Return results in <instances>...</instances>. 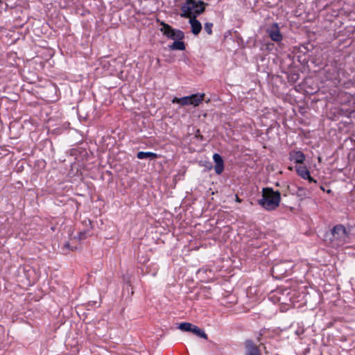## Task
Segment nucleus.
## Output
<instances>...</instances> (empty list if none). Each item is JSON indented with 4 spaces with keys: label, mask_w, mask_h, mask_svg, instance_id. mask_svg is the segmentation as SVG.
I'll list each match as a JSON object with an SVG mask.
<instances>
[{
    "label": "nucleus",
    "mask_w": 355,
    "mask_h": 355,
    "mask_svg": "<svg viewBox=\"0 0 355 355\" xmlns=\"http://www.w3.org/2000/svg\"><path fill=\"white\" fill-rule=\"evenodd\" d=\"M281 193L275 191L271 187L262 189L261 198L258 200V204L267 211L275 210L280 205Z\"/></svg>",
    "instance_id": "f257e3e1"
},
{
    "label": "nucleus",
    "mask_w": 355,
    "mask_h": 355,
    "mask_svg": "<svg viewBox=\"0 0 355 355\" xmlns=\"http://www.w3.org/2000/svg\"><path fill=\"white\" fill-rule=\"evenodd\" d=\"M326 239H329L334 245H343L349 239V233L342 224L336 225L329 232L325 234Z\"/></svg>",
    "instance_id": "f03ea898"
},
{
    "label": "nucleus",
    "mask_w": 355,
    "mask_h": 355,
    "mask_svg": "<svg viewBox=\"0 0 355 355\" xmlns=\"http://www.w3.org/2000/svg\"><path fill=\"white\" fill-rule=\"evenodd\" d=\"M206 3L202 1L187 0L186 3L182 6L180 17L189 18L194 15H197L202 13L205 10Z\"/></svg>",
    "instance_id": "7ed1b4c3"
},
{
    "label": "nucleus",
    "mask_w": 355,
    "mask_h": 355,
    "mask_svg": "<svg viewBox=\"0 0 355 355\" xmlns=\"http://www.w3.org/2000/svg\"><path fill=\"white\" fill-rule=\"evenodd\" d=\"M160 25L162 26L160 28V31L166 37L173 40H182L184 38V33L183 31L179 29H175L164 21L160 22Z\"/></svg>",
    "instance_id": "20e7f679"
},
{
    "label": "nucleus",
    "mask_w": 355,
    "mask_h": 355,
    "mask_svg": "<svg viewBox=\"0 0 355 355\" xmlns=\"http://www.w3.org/2000/svg\"><path fill=\"white\" fill-rule=\"evenodd\" d=\"M244 347V355H262L259 346L256 345L252 340H245Z\"/></svg>",
    "instance_id": "39448f33"
},
{
    "label": "nucleus",
    "mask_w": 355,
    "mask_h": 355,
    "mask_svg": "<svg viewBox=\"0 0 355 355\" xmlns=\"http://www.w3.org/2000/svg\"><path fill=\"white\" fill-rule=\"evenodd\" d=\"M266 32L271 40L275 42H280L282 40V35L280 33L279 26L277 23H274L268 27Z\"/></svg>",
    "instance_id": "423d86ee"
},
{
    "label": "nucleus",
    "mask_w": 355,
    "mask_h": 355,
    "mask_svg": "<svg viewBox=\"0 0 355 355\" xmlns=\"http://www.w3.org/2000/svg\"><path fill=\"white\" fill-rule=\"evenodd\" d=\"M213 159L215 163L214 170L217 175H220L224 171V160L223 157L218 153H214Z\"/></svg>",
    "instance_id": "0eeeda50"
},
{
    "label": "nucleus",
    "mask_w": 355,
    "mask_h": 355,
    "mask_svg": "<svg viewBox=\"0 0 355 355\" xmlns=\"http://www.w3.org/2000/svg\"><path fill=\"white\" fill-rule=\"evenodd\" d=\"M289 159L296 164H303L306 159V156L300 150H291L289 153Z\"/></svg>",
    "instance_id": "6e6552de"
},
{
    "label": "nucleus",
    "mask_w": 355,
    "mask_h": 355,
    "mask_svg": "<svg viewBox=\"0 0 355 355\" xmlns=\"http://www.w3.org/2000/svg\"><path fill=\"white\" fill-rule=\"evenodd\" d=\"M189 18V24L191 26V32L193 35H198L202 30L201 23L196 19V16L194 15L193 17Z\"/></svg>",
    "instance_id": "1a4fd4ad"
},
{
    "label": "nucleus",
    "mask_w": 355,
    "mask_h": 355,
    "mask_svg": "<svg viewBox=\"0 0 355 355\" xmlns=\"http://www.w3.org/2000/svg\"><path fill=\"white\" fill-rule=\"evenodd\" d=\"M205 94L196 93L189 96L190 105L198 106L203 100Z\"/></svg>",
    "instance_id": "9d476101"
},
{
    "label": "nucleus",
    "mask_w": 355,
    "mask_h": 355,
    "mask_svg": "<svg viewBox=\"0 0 355 355\" xmlns=\"http://www.w3.org/2000/svg\"><path fill=\"white\" fill-rule=\"evenodd\" d=\"M137 157L139 159H155L158 157V155L157 153H155L153 152L139 151L137 154Z\"/></svg>",
    "instance_id": "9b49d317"
},
{
    "label": "nucleus",
    "mask_w": 355,
    "mask_h": 355,
    "mask_svg": "<svg viewBox=\"0 0 355 355\" xmlns=\"http://www.w3.org/2000/svg\"><path fill=\"white\" fill-rule=\"evenodd\" d=\"M295 171L297 174L303 178L304 180L306 178L309 177L310 171L308 170L307 167L306 166L299 165L295 166Z\"/></svg>",
    "instance_id": "f8f14e48"
},
{
    "label": "nucleus",
    "mask_w": 355,
    "mask_h": 355,
    "mask_svg": "<svg viewBox=\"0 0 355 355\" xmlns=\"http://www.w3.org/2000/svg\"><path fill=\"white\" fill-rule=\"evenodd\" d=\"M172 103H178L182 106L190 105V103H191L189 96H184L182 98L175 97L172 100Z\"/></svg>",
    "instance_id": "ddd939ff"
},
{
    "label": "nucleus",
    "mask_w": 355,
    "mask_h": 355,
    "mask_svg": "<svg viewBox=\"0 0 355 355\" xmlns=\"http://www.w3.org/2000/svg\"><path fill=\"white\" fill-rule=\"evenodd\" d=\"M170 50H180L184 51L185 49V44L181 40H175L172 44L169 45Z\"/></svg>",
    "instance_id": "4468645a"
},
{
    "label": "nucleus",
    "mask_w": 355,
    "mask_h": 355,
    "mask_svg": "<svg viewBox=\"0 0 355 355\" xmlns=\"http://www.w3.org/2000/svg\"><path fill=\"white\" fill-rule=\"evenodd\" d=\"M191 333L195 334L196 336H198L199 338L207 339V334L200 328L193 324Z\"/></svg>",
    "instance_id": "2eb2a0df"
},
{
    "label": "nucleus",
    "mask_w": 355,
    "mask_h": 355,
    "mask_svg": "<svg viewBox=\"0 0 355 355\" xmlns=\"http://www.w3.org/2000/svg\"><path fill=\"white\" fill-rule=\"evenodd\" d=\"M295 194L297 197L300 198L301 200H302L308 196V195L309 194V191L307 189L304 187H299L297 189Z\"/></svg>",
    "instance_id": "dca6fc26"
},
{
    "label": "nucleus",
    "mask_w": 355,
    "mask_h": 355,
    "mask_svg": "<svg viewBox=\"0 0 355 355\" xmlns=\"http://www.w3.org/2000/svg\"><path fill=\"white\" fill-rule=\"evenodd\" d=\"M193 326V324L190 322H184L180 323L178 328L182 331L191 332Z\"/></svg>",
    "instance_id": "f3484780"
},
{
    "label": "nucleus",
    "mask_w": 355,
    "mask_h": 355,
    "mask_svg": "<svg viewBox=\"0 0 355 355\" xmlns=\"http://www.w3.org/2000/svg\"><path fill=\"white\" fill-rule=\"evenodd\" d=\"M212 27H213L212 23L207 22L205 24L204 29L209 35H211L212 34Z\"/></svg>",
    "instance_id": "a211bd4d"
},
{
    "label": "nucleus",
    "mask_w": 355,
    "mask_h": 355,
    "mask_svg": "<svg viewBox=\"0 0 355 355\" xmlns=\"http://www.w3.org/2000/svg\"><path fill=\"white\" fill-rule=\"evenodd\" d=\"M88 234H89V230H85L79 232L78 238L80 240L85 239L87 237Z\"/></svg>",
    "instance_id": "6ab92c4d"
},
{
    "label": "nucleus",
    "mask_w": 355,
    "mask_h": 355,
    "mask_svg": "<svg viewBox=\"0 0 355 355\" xmlns=\"http://www.w3.org/2000/svg\"><path fill=\"white\" fill-rule=\"evenodd\" d=\"M190 135H187L185 137L183 138L182 141H180L181 145L186 146L187 144H189V136Z\"/></svg>",
    "instance_id": "aec40b11"
},
{
    "label": "nucleus",
    "mask_w": 355,
    "mask_h": 355,
    "mask_svg": "<svg viewBox=\"0 0 355 355\" xmlns=\"http://www.w3.org/2000/svg\"><path fill=\"white\" fill-rule=\"evenodd\" d=\"M304 180H308L310 183H317V180L312 178L311 174H309V178H306Z\"/></svg>",
    "instance_id": "412c9836"
},
{
    "label": "nucleus",
    "mask_w": 355,
    "mask_h": 355,
    "mask_svg": "<svg viewBox=\"0 0 355 355\" xmlns=\"http://www.w3.org/2000/svg\"><path fill=\"white\" fill-rule=\"evenodd\" d=\"M123 280L128 285L130 286V281L129 278H125V277L123 276Z\"/></svg>",
    "instance_id": "4be33fe9"
},
{
    "label": "nucleus",
    "mask_w": 355,
    "mask_h": 355,
    "mask_svg": "<svg viewBox=\"0 0 355 355\" xmlns=\"http://www.w3.org/2000/svg\"><path fill=\"white\" fill-rule=\"evenodd\" d=\"M194 138L195 139H199L200 138V139L202 140V135H198V134H196L194 135Z\"/></svg>",
    "instance_id": "5701e85b"
},
{
    "label": "nucleus",
    "mask_w": 355,
    "mask_h": 355,
    "mask_svg": "<svg viewBox=\"0 0 355 355\" xmlns=\"http://www.w3.org/2000/svg\"><path fill=\"white\" fill-rule=\"evenodd\" d=\"M106 139H111V137H110V135H107V136L103 135V137H102V139H103L104 141H106Z\"/></svg>",
    "instance_id": "b1692460"
},
{
    "label": "nucleus",
    "mask_w": 355,
    "mask_h": 355,
    "mask_svg": "<svg viewBox=\"0 0 355 355\" xmlns=\"http://www.w3.org/2000/svg\"><path fill=\"white\" fill-rule=\"evenodd\" d=\"M157 267L156 266L154 269H153V271L152 272V275L153 276H155L156 274H157Z\"/></svg>",
    "instance_id": "393cba45"
},
{
    "label": "nucleus",
    "mask_w": 355,
    "mask_h": 355,
    "mask_svg": "<svg viewBox=\"0 0 355 355\" xmlns=\"http://www.w3.org/2000/svg\"><path fill=\"white\" fill-rule=\"evenodd\" d=\"M287 188H288V190L289 191V192H290L291 194H293V195H294V194H295L294 191H293V190H291V189H290V187H289L288 185Z\"/></svg>",
    "instance_id": "a878e982"
},
{
    "label": "nucleus",
    "mask_w": 355,
    "mask_h": 355,
    "mask_svg": "<svg viewBox=\"0 0 355 355\" xmlns=\"http://www.w3.org/2000/svg\"><path fill=\"white\" fill-rule=\"evenodd\" d=\"M64 247L69 248V243H67L64 244Z\"/></svg>",
    "instance_id": "bb28decb"
},
{
    "label": "nucleus",
    "mask_w": 355,
    "mask_h": 355,
    "mask_svg": "<svg viewBox=\"0 0 355 355\" xmlns=\"http://www.w3.org/2000/svg\"><path fill=\"white\" fill-rule=\"evenodd\" d=\"M261 336H262V334H261V333H260V334H259V337L257 338L258 341H260V338H261Z\"/></svg>",
    "instance_id": "cd10ccee"
},
{
    "label": "nucleus",
    "mask_w": 355,
    "mask_h": 355,
    "mask_svg": "<svg viewBox=\"0 0 355 355\" xmlns=\"http://www.w3.org/2000/svg\"><path fill=\"white\" fill-rule=\"evenodd\" d=\"M320 189L322 190V191H325L323 186H320Z\"/></svg>",
    "instance_id": "c85d7f7f"
},
{
    "label": "nucleus",
    "mask_w": 355,
    "mask_h": 355,
    "mask_svg": "<svg viewBox=\"0 0 355 355\" xmlns=\"http://www.w3.org/2000/svg\"><path fill=\"white\" fill-rule=\"evenodd\" d=\"M88 223L89 225H92V221L90 220H88Z\"/></svg>",
    "instance_id": "c756f323"
},
{
    "label": "nucleus",
    "mask_w": 355,
    "mask_h": 355,
    "mask_svg": "<svg viewBox=\"0 0 355 355\" xmlns=\"http://www.w3.org/2000/svg\"><path fill=\"white\" fill-rule=\"evenodd\" d=\"M236 201L240 202V199L239 198L238 196H236Z\"/></svg>",
    "instance_id": "7c9ffc66"
},
{
    "label": "nucleus",
    "mask_w": 355,
    "mask_h": 355,
    "mask_svg": "<svg viewBox=\"0 0 355 355\" xmlns=\"http://www.w3.org/2000/svg\"><path fill=\"white\" fill-rule=\"evenodd\" d=\"M115 142V140L114 139V141L111 142V145L114 146V143Z\"/></svg>",
    "instance_id": "2f4dec72"
},
{
    "label": "nucleus",
    "mask_w": 355,
    "mask_h": 355,
    "mask_svg": "<svg viewBox=\"0 0 355 355\" xmlns=\"http://www.w3.org/2000/svg\"><path fill=\"white\" fill-rule=\"evenodd\" d=\"M211 167H212V165H211V163H209V168H211Z\"/></svg>",
    "instance_id": "473e14b6"
},
{
    "label": "nucleus",
    "mask_w": 355,
    "mask_h": 355,
    "mask_svg": "<svg viewBox=\"0 0 355 355\" xmlns=\"http://www.w3.org/2000/svg\"><path fill=\"white\" fill-rule=\"evenodd\" d=\"M331 189H328L327 190V193H331Z\"/></svg>",
    "instance_id": "72a5a7b5"
},
{
    "label": "nucleus",
    "mask_w": 355,
    "mask_h": 355,
    "mask_svg": "<svg viewBox=\"0 0 355 355\" xmlns=\"http://www.w3.org/2000/svg\"><path fill=\"white\" fill-rule=\"evenodd\" d=\"M196 133H200V130H197Z\"/></svg>",
    "instance_id": "f704fd0d"
},
{
    "label": "nucleus",
    "mask_w": 355,
    "mask_h": 355,
    "mask_svg": "<svg viewBox=\"0 0 355 355\" xmlns=\"http://www.w3.org/2000/svg\"><path fill=\"white\" fill-rule=\"evenodd\" d=\"M288 168H289V170H293L292 167H289Z\"/></svg>",
    "instance_id": "c9c22d12"
},
{
    "label": "nucleus",
    "mask_w": 355,
    "mask_h": 355,
    "mask_svg": "<svg viewBox=\"0 0 355 355\" xmlns=\"http://www.w3.org/2000/svg\"><path fill=\"white\" fill-rule=\"evenodd\" d=\"M354 136H355V135H353Z\"/></svg>",
    "instance_id": "e433bc0d"
}]
</instances>
